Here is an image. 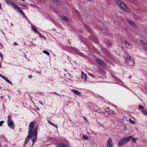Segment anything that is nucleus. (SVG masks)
<instances>
[{"label": "nucleus", "mask_w": 147, "mask_h": 147, "mask_svg": "<svg viewBox=\"0 0 147 147\" xmlns=\"http://www.w3.org/2000/svg\"><path fill=\"white\" fill-rule=\"evenodd\" d=\"M38 128L37 127H35L33 129V133H32V134H33L32 138V139L33 142H34L37 136Z\"/></svg>", "instance_id": "f257e3e1"}, {"label": "nucleus", "mask_w": 147, "mask_h": 147, "mask_svg": "<svg viewBox=\"0 0 147 147\" xmlns=\"http://www.w3.org/2000/svg\"><path fill=\"white\" fill-rule=\"evenodd\" d=\"M8 119L7 123L8 126L11 128L14 127V123L11 119V117L10 115L8 116Z\"/></svg>", "instance_id": "f03ea898"}, {"label": "nucleus", "mask_w": 147, "mask_h": 147, "mask_svg": "<svg viewBox=\"0 0 147 147\" xmlns=\"http://www.w3.org/2000/svg\"><path fill=\"white\" fill-rule=\"evenodd\" d=\"M34 125V122H31L29 125L28 133H32V130L33 129Z\"/></svg>", "instance_id": "7ed1b4c3"}, {"label": "nucleus", "mask_w": 147, "mask_h": 147, "mask_svg": "<svg viewBox=\"0 0 147 147\" xmlns=\"http://www.w3.org/2000/svg\"><path fill=\"white\" fill-rule=\"evenodd\" d=\"M133 137L132 136H128L127 137H126L123 138L122 139V140H123L124 143H126L127 142L130 140Z\"/></svg>", "instance_id": "20e7f679"}, {"label": "nucleus", "mask_w": 147, "mask_h": 147, "mask_svg": "<svg viewBox=\"0 0 147 147\" xmlns=\"http://www.w3.org/2000/svg\"><path fill=\"white\" fill-rule=\"evenodd\" d=\"M15 9H18L19 11V13L23 16H24L25 14L24 12L17 5L14 8Z\"/></svg>", "instance_id": "39448f33"}, {"label": "nucleus", "mask_w": 147, "mask_h": 147, "mask_svg": "<svg viewBox=\"0 0 147 147\" xmlns=\"http://www.w3.org/2000/svg\"><path fill=\"white\" fill-rule=\"evenodd\" d=\"M112 139L111 138L109 139L107 143V147H112L113 145L112 144Z\"/></svg>", "instance_id": "423d86ee"}, {"label": "nucleus", "mask_w": 147, "mask_h": 147, "mask_svg": "<svg viewBox=\"0 0 147 147\" xmlns=\"http://www.w3.org/2000/svg\"><path fill=\"white\" fill-rule=\"evenodd\" d=\"M6 2L8 4H11V5L14 8L16 5V4L11 0H6Z\"/></svg>", "instance_id": "0eeeda50"}, {"label": "nucleus", "mask_w": 147, "mask_h": 147, "mask_svg": "<svg viewBox=\"0 0 147 147\" xmlns=\"http://www.w3.org/2000/svg\"><path fill=\"white\" fill-rule=\"evenodd\" d=\"M140 42L142 43V46L144 48L146 49H147V42L143 40H140Z\"/></svg>", "instance_id": "6e6552de"}, {"label": "nucleus", "mask_w": 147, "mask_h": 147, "mask_svg": "<svg viewBox=\"0 0 147 147\" xmlns=\"http://www.w3.org/2000/svg\"><path fill=\"white\" fill-rule=\"evenodd\" d=\"M33 134H32L28 133V137L27 138L25 142V144H26L28 142L30 138L32 137V136H33Z\"/></svg>", "instance_id": "1a4fd4ad"}, {"label": "nucleus", "mask_w": 147, "mask_h": 147, "mask_svg": "<svg viewBox=\"0 0 147 147\" xmlns=\"http://www.w3.org/2000/svg\"><path fill=\"white\" fill-rule=\"evenodd\" d=\"M115 1L119 5L120 7H122V5H125V4L121 2L119 0H115Z\"/></svg>", "instance_id": "9d476101"}, {"label": "nucleus", "mask_w": 147, "mask_h": 147, "mask_svg": "<svg viewBox=\"0 0 147 147\" xmlns=\"http://www.w3.org/2000/svg\"><path fill=\"white\" fill-rule=\"evenodd\" d=\"M96 62H97V63L99 64L100 65H102V66H103L105 64L104 63L103 61L98 59H96Z\"/></svg>", "instance_id": "9b49d317"}, {"label": "nucleus", "mask_w": 147, "mask_h": 147, "mask_svg": "<svg viewBox=\"0 0 147 147\" xmlns=\"http://www.w3.org/2000/svg\"><path fill=\"white\" fill-rule=\"evenodd\" d=\"M72 91L75 94L77 95H79L81 94V93L80 92L76 90H72Z\"/></svg>", "instance_id": "f8f14e48"}, {"label": "nucleus", "mask_w": 147, "mask_h": 147, "mask_svg": "<svg viewBox=\"0 0 147 147\" xmlns=\"http://www.w3.org/2000/svg\"><path fill=\"white\" fill-rule=\"evenodd\" d=\"M124 142H123V140H122V139H121L119 141V142L118 143V146H121L122 145H123V144H125L124 143Z\"/></svg>", "instance_id": "ddd939ff"}, {"label": "nucleus", "mask_w": 147, "mask_h": 147, "mask_svg": "<svg viewBox=\"0 0 147 147\" xmlns=\"http://www.w3.org/2000/svg\"><path fill=\"white\" fill-rule=\"evenodd\" d=\"M61 19L65 21L66 22H69V19L66 17L65 16H61Z\"/></svg>", "instance_id": "4468645a"}, {"label": "nucleus", "mask_w": 147, "mask_h": 147, "mask_svg": "<svg viewBox=\"0 0 147 147\" xmlns=\"http://www.w3.org/2000/svg\"><path fill=\"white\" fill-rule=\"evenodd\" d=\"M82 78L84 81H86L87 80V76L86 74H83L82 76Z\"/></svg>", "instance_id": "2eb2a0df"}, {"label": "nucleus", "mask_w": 147, "mask_h": 147, "mask_svg": "<svg viewBox=\"0 0 147 147\" xmlns=\"http://www.w3.org/2000/svg\"><path fill=\"white\" fill-rule=\"evenodd\" d=\"M53 1L56 4L60 5L62 4V3L59 1L57 0H54Z\"/></svg>", "instance_id": "dca6fc26"}, {"label": "nucleus", "mask_w": 147, "mask_h": 147, "mask_svg": "<svg viewBox=\"0 0 147 147\" xmlns=\"http://www.w3.org/2000/svg\"><path fill=\"white\" fill-rule=\"evenodd\" d=\"M59 147H67V146L63 143H60L59 144Z\"/></svg>", "instance_id": "f3484780"}, {"label": "nucleus", "mask_w": 147, "mask_h": 147, "mask_svg": "<svg viewBox=\"0 0 147 147\" xmlns=\"http://www.w3.org/2000/svg\"><path fill=\"white\" fill-rule=\"evenodd\" d=\"M3 79L7 82L10 84H12L11 82L6 77H5Z\"/></svg>", "instance_id": "a211bd4d"}, {"label": "nucleus", "mask_w": 147, "mask_h": 147, "mask_svg": "<svg viewBox=\"0 0 147 147\" xmlns=\"http://www.w3.org/2000/svg\"><path fill=\"white\" fill-rule=\"evenodd\" d=\"M127 22L128 23H129V24H131V25H132L133 26H135V24L134 23V22H131V21L127 20Z\"/></svg>", "instance_id": "6ab92c4d"}, {"label": "nucleus", "mask_w": 147, "mask_h": 147, "mask_svg": "<svg viewBox=\"0 0 147 147\" xmlns=\"http://www.w3.org/2000/svg\"><path fill=\"white\" fill-rule=\"evenodd\" d=\"M121 7L125 10H127L128 9V8L125 5H122V7Z\"/></svg>", "instance_id": "aec40b11"}, {"label": "nucleus", "mask_w": 147, "mask_h": 147, "mask_svg": "<svg viewBox=\"0 0 147 147\" xmlns=\"http://www.w3.org/2000/svg\"><path fill=\"white\" fill-rule=\"evenodd\" d=\"M145 109V107H144L143 106L141 105H139V107H138V109H142V110L143 109Z\"/></svg>", "instance_id": "412c9836"}, {"label": "nucleus", "mask_w": 147, "mask_h": 147, "mask_svg": "<svg viewBox=\"0 0 147 147\" xmlns=\"http://www.w3.org/2000/svg\"><path fill=\"white\" fill-rule=\"evenodd\" d=\"M142 112L145 115H147V111L144 109L142 110Z\"/></svg>", "instance_id": "4be33fe9"}, {"label": "nucleus", "mask_w": 147, "mask_h": 147, "mask_svg": "<svg viewBox=\"0 0 147 147\" xmlns=\"http://www.w3.org/2000/svg\"><path fill=\"white\" fill-rule=\"evenodd\" d=\"M32 30L34 31V32H37L38 30L36 29V28L34 26H33L32 28Z\"/></svg>", "instance_id": "5701e85b"}, {"label": "nucleus", "mask_w": 147, "mask_h": 147, "mask_svg": "<svg viewBox=\"0 0 147 147\" xmlns=\"http://www.w3.org/2000/svg\"><path fill=\"white\" fill-rule=\"evenodd\" d=\"M43 52L45 54H47L48 56H49L50 55L49 53L47 51H45V50H44L43 51Z\"/></svg>", "instance_id": "b1692460"}, {"label": "nucleus", "mask_w": 147, "mask_h": 147, "mask_svg": "<svg viewBox=\"0 0 147 147\" xmlns=\"http://www.w3.org/2000/svg\"><path fill=\"white\" fill-rule=\"evenodd\" d=\"M125 58L128 60L129 61L131 60V57L129 55L128 56H127L126 57H125Z\"/></svg>", "instance_id": "393cba45"}, {"label": "nucleus", "mask_w": 147, "mask_h": 147, "mask_svg": "<svg viewBox=\"0 0 147 147\" xmlns=\"http://www.w3.org/2000/svg\"><path fill=\"white\" fill-rule=\"evenodd\" d=\"M82 138L85 140H87L88 139V138L87 136H86L84 135L82 136Z\"/></svg>", "instance_id": "a878e982"}, {"label": "nucleus", "mask_w": 147, "mask_h": 147, "mask_svg": "<svg viewBox=\"0 0 147 147\" xmlns=\"http://www.w3.org/2000/svg\"><path fill=\"white\" fill-rule=\"evenodd\" d=\"M131 139H132V141L133 142H134V143L136 142V140L135 138H132Z\"/></svg>", "instance_id": "bb28decb"}, {"label": "nucleus", "mask_w": 147, "mask_h": 147, "mask_svg": "<svg viewBox=\"0 0 147 147\" xmlns=\"http://www.w3.org/2000/svg\"><path fill=\"white\" fill-rule=\"evenodd\" d=\"M129 121L131 123L133 124H134L135 123V122L133 121H132L131 119H129Z\"/></svg>", "instance_id": "cd10ccee"}, {"label": "nucleus", "mask_w": 147, "mask_h": 147, "mask_svg": "<svg viewBox=\"0 0 147 147\" xmlns=\"http://www.w3.org/2000/svg\"><path fill=\"white\" fill-rule=\"evenodd\" d=\"M51 125H52L54 126V127H57V125L53 123V122H51Z\"/></svg>", "instance_id": "c85d7f7f"}, {"label": "nucleus", "mask_w": 147, "mask_h": 147, "mask_svg": "<svg viewBox=\"0 0 147 147\" xmlns=\"http://www.w3.org/2000/svg\"><path fill=\"white\" fill-rule=\"evenodd\" d=\"M4 123V121H0V126H1L2 124Z\"/></svg>", "instance_id": "c756f323"}, {"label": "nucleus", "mask_w": 147, "mask_h": 147, "mask_svg": "<svg viewBox=\"0 0 147 147\" xmlns=\"http://www.w3.org/2000/svg\"><path fill=\"white\" fill-rule=\"evenodd\" d=\"M124 42L126 44L128 45H129V46H130V45H129V43L127 42L126 40H125Z\"/></svg>", "instance_id": "7c9ffc66"}, {"label": "nucleus", "mask_w": 147, "mask_h": 147, "mask_svg": "<svg viewBox=\"0 0 147 147\" xmlns=\"http://www.w3.org/2000/svg\"><path fill=\"white\" fill-rule=\"evenodd\" d=\"M0 76L2 77V78H4V77L5 76H3V75H2L1 74H0Z\"/></svg>", "instance_id": "2f4dec72"}, {"label": "nucleus", "mask_w": 147, "mask_h": 147, "mask_svg": "<svg viewBox=\"0 0 147 147\" xmlns=\"http://www.w3.org/2000/svg\"><path fill=\"white\" fill-rule=\"evenodd\" d=\"M90 76H92L93 77H94H94H95V76H94V75L93 74H90Z\"/></svg>", "instance_id": "473e14b6"}, {"label": "nucleus", "mask_w": 147, "mask_h": 147, "mask_svg": "<svg viewBox=\"0 0 147 147\" xmlns=\"http://www.w3.org/2000/svg\"><path fill=\"white\" fill-rule=\"evenodd\" d=\"M113 78L115 80H117V78L115 76H113Z\"/></svg>", "instance_id": "72a5a7b5"}, {"label": "nucleus", "mask_w": 147, "mask_h": 147, "mask_svg": "<svg viewBox=\"0 0 147 147\" xmlns=\"http://www.w3.org/2000/svg\"><path fill=\"white\" fill-rule=\"evenodd\" d=\"M40 37H42L43 38H45V37H44L43 36H42V35H41V34H40Z\"/></svg>", "instance_id": "f704fd0d"}, {"label": "nucleus", "mask_w": 147, "mask_h": 147, "mask_svg": "<svg viewBox=\"0 0 147 147\" xmlns=\"http://www.w3.org/2000/svg\"><path fill=\"white\" fill-rule=\"evenodd\" d=\"M13 45H17V43L16 42H15L14 43Z\"/></svg>", "instance_id": "c9c22d12"}, {"label": "nucleus", "mask_w": 147, "mask_h": 147, "mask_svg": "<svg viewBox=\"0 0 147 147\" xmlns=\"http://www.w3.org/2000/svg\"><path fill=\"white\" fill-rule=\"evenodd\" d=\"M0 56H1V57H3V55L1 53V52H0Z\"/></svg>", "instance_id": "e433bc0d"}, {"label": "nucleus", "mask_w": 147, "mask_h": 147, "mask_svg": "<svg viewBox=\"0 0 147 147\" xmlns=\"http://www.w3.org/2000/svg\"><path fill=\"white\" fill-rule=\"evenodd\" d=\"M48 122L49 123L51 124V123L52 122H51L50 121H49V120H48Z\"/></svg>", "instance_id": "4c0bfd02"}, {"label": "nucleus", "mask_w": 147, "mask_h": 147, "mask_svg": "<svg viewBox=\"0 0 147 147\" xmlns=\"http://www.w3.org/2000/svg\"><path fill=\"white\" fill-rule=\"evenodd\" d=\"M28 77H29V78H32V76L31 75H29Z\"/></svg>", "instance_id": "58836bf2"}, {"label": "nucleus", "mask_w": 147, "mask_h": 147, "mask_svg": "<svg viewBox=\"0 0 147 147\" xmlns=\"http://www.w3.org/2000/svg\"><path fill=\"white\" fill-rule=\"evenodd\" d=\"M82 75H83V74H84H84H84V72H83V71H82Z\"/></svg>", "instance_id": "ea45409f"}, {"label": "nucleus", "mask_w": 147, "mask_h": 147, "mask_svg": "<svg viewBox=\"0 0 147 147\" xmlns=\"http://www.w3.org/2000/svg\"><path fill=\"white\" fill-rule=\"evenodd\" d=\"M0 9H1L2 8L1 6V4H0Z\"/></svg>", "instance_id": "a19ab883"}, {"label": "nucleus", "mask_w": 147, "mask_h": 147, "mask_svg": "<svg viewBox=\"0 0 147 147\" xmlns=\"http://www.w3.org/2000/svg\"><path fill=\"white\" fill-rule=\"evenodd\" d=\"M36 32L38 34H40V32H38H38Z\"/></svg>", "instance_id": "79ce46f5"}, {"label": "nucleus", "mask_w": 147, "mask_h": 147, "mask_svg": "<svg viewBox=\"0 0 147 147\" xmlns=\"http://www.w3.org/2000/svg\"><path fill=\"white\" fill-rule=\"evenodd\" d=\"M36 32L38 34H40V32H38H38Z\"/></svg>", "instance_id": "37998d69"}, {"label": "nucleus", "mask_w": 147, "mask_h": 147, "mask_svg": "<svg viewBox=\"0 0 147 147\" xmlns=\"http://www.w3.org/2000/svg\"><path fill=\"white\" fill-rule=\"evenodd\" d=\"M114 113V112L113 111H112L111 112V114H113Z\"/></svg>", "instance_id": "c03bdc74"}, {"label": "nucleus", "mask_w": 147, "mask_h": 147, "mask_svg": "<svg viewBox=\"0 0 147 147\" xmlns=\"http://www.w3.org/2000/svg\"><path fill=\"white\" fill-rule=\"evenodd\" d=\"M55 94H56V95H59V94H57L56 93V92H55Z\"/></svg>", "instance_id": "a18cd8bd"}, {"label": "nucleus", "mask_w": 147, "mask_h": 147, "mask_svg": "<svg viewBox=\"0 0 147 147\" xmlns=\"http://www.w3.org/2000/svg\"><path fill=\"white\" fill-rule=\"evenodd\" d=\"M40 102L42 105H43V104L42 102H41L40 101H39Z\"/></svg>", "instance_id": "49530a36"}, {"label": "nucleus", "mask_w": 147, "mask_h": 147, "mask_svg": "<svg viewBox=\"0 0 147 147\" xmlns=\"http://www.w3.org/2000/svg\"><path fill=\"white\" fill-rule=\"evenodd\" d=\"M87 1H90L91 0H86Z\"/></svg>", "instance_id": "de8ad7c7"}, {"label": "nucleus", "mask_w": 147, "mask_h": 147, "mask_svg": "<svg viewBox=\"0 0 147 147\" xmlns=\"http://www.w3.org/2000/svg\"><path fill=\"white\" fill-rule=\"evenodd\" d=\"M11 25L12 26H13V24H12V23H11Z\"/></svg>", "instance_id": "09e8293b"}, {"label": "nucleus", "mask_w": 147, "mask_h": 147, "mask_svg": "<svg viewBox=\"0 0 147 147\" xmlns=\"http://www.w3.org/2000/svg\"><path fill=\"white\" fill-rule=\"evenodd\" d=\"M129 78H131V76H129Z\"/></svg>", "instance_id": "8fccbe9b"}, {"label": "nucleus", "mask_w": 147, "mask_h": 147, "mask_svg": "<svg viewBox=\"0 0 147 147\" xmlns=\"http://www.w3.org/2000/svg\"><path fill=\"white\" fill-rule=\"evenodd\" d=\"M2 33H3V34H5L4 33H3V32H2Z\"/></svg>", "instance_id": "3c124183"}, {"label": "nucleus", "mask_w": 147, "mask_h": 147, "mask_svg": "<svg viewBox=\"0 0 147 147\" xmlns=\"http://www.w3.org/2000/svg\"><path fill=\"white\" fill-rule=\"evenodd\" d=\"M101 126H102L103 127H104V126H102V125H101Z\"/></svg>", "instance_id": "603ef678"}, {"label": "nucleus", "mask_w": 147, "mask_h": 147, "mask_svg": "<svg viewBox=\"0 0 147 147\" xmlns=\"http://www.w3.org/2000/svg\"><path fill=\"white\" fill-rule=\"evenodd\" d=\"M99 123V124H100V123Z\"/></svg>", "instance_id": "864d4df0"}, {"label": "nucleus", "mask_w": 147, "mask_h": 147, "mask_svg": "<svg viewBox=\"0 0 147 147\" xmlns=\"http://www.w3.org/2000/svg\"><path fill=\"white\" fill-rule=\"evenodd\" d=\"M1 88H0V89Z\"/></svg>", "instance_id": "5fc2aeb1"}]
</instances>
